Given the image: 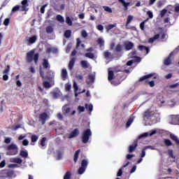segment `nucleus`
<instances>
[{"mask_svg": "<svg viewBox=\"0 0 179 179\" xmlns=\"http://www.w3.org/2000/svg\"><path fill=\"white\" fill-rule=\"evenodd\" d=\"M34 50H31L28 52L26 55V61L28 64H30L34 61L35 65H37V64H38V58H40V55H38V53L34 54Z\"/></svg>", "mask_w": 179, "mask_h": 179, "instance_id": "1", "label": "nucleus"}, {"mask_svg": "<svg viewBox=\"0 0 179 179\" xmlns=\"http://www.w3.org/2000/svg\"><path fill=\"white\" fill-rule=\"evenodd\" d=\"M153 76H155V73H150V74L143 76L139 78L138 82L145 81L144 85H149L150 87H155V81L154 80L149 81V80H148V79H150V78H153Z\"/></svg>", "mask_w": 179, "mask_h": 179, "instance_id": "2", "label": "nucleus"}, {"mask_svg": "<svg viewBox=\"0 0 179 179\" xmlns=\"http://www.w3.org/2000/svg\"><path fill=\"white\" fill-rule=\"evenodd\" d=\"M7 155L10 156H15L19 152V148L15 143H11L6 147Z\"/></svg>", "mask_w": 179, "mask_h": 179, "instance_id": "3", "label": "nucleus"}, {"mask_svg": "<svg viewBox=\"0 0 179 179\" xmlns=\"http://www.w3.org/2000/svg\"><path fill=\"white\" fill-rule=\"evenodd\" d=\"M90 136H92V130H90V129L84 130L82 136L83 143H87V142H89V139H90Z\"/></svg>", "mask_w": 179, "mask_h": 179, "instance_id": "4", "label": "nucleus"}, {"mask_svg": "<svg viewBox=\"0 0 179 179\" xmlns=\"http://www.w3.org/2000/svg\"><path fill=\"white\" fill-rule=\"evenodd\" d=\"M88 164L89 162L87 161V159H83L81 161V166L78 170V173L80 175L83 174V173L86 171Z\"/></svg>", "mask_w": 179, "mask_h": 179, "instance_id": "5", "label": "nucleus"}, {"mask_svg": "<svg viewBox=\"0 0 179 179\" xmlns=\"http://www.w3.org/2000/svg\"><path fill=\"white\" fill-rule=\"evenodd\" d=\"M62 110L64 114L70 115V117L76 114V110H73L71 111V107H69V105H64L62 106Z\"/></svg>", "mask_w": 179, "mask_h": 179, "instance_id": "6", "label": "nucleus"}, {"mask_svg": "<svg viewBox=\"0 0 179 179\" xmlns=\"http://www.w3.org/2000/svg\"><path fill=\"white\" fill-rule=\"evenodd\" d=\"M153 115H155V112L152 109L148 108L143 113V118L144 121H148V120L152 118Z\"/></svg>", "mask_w": 179, "mask_h": 179, "instance_id": "7", "label": "nucleus"}, {"mask_svg": "<svg viewBox=\"0 0 179 179\" xmlns=\"http://www.w3.org/2000/svg\"><path fill=\"white\" fill-rule=\"evenodd\" d=\"M48 120V115L47 114V113L44 112L39 115L38 121L39 122H41L42 125H44V124H45V121H47Z\"/></svg>", "mask_w": 179, "mask_h": 179, "instance_id": "8", "label": "nucleus"}, {"mask_svg": "<svg viewBox=\"0 0 179 179\" xmlns=\"http://www.w3.org/2000/svg\"><path fill=\"white\" fill-rule=\"evenodd\" d=\"M37 41V36L34 35L31 37H29L25 39V43L27 45H31V44H34Z\"/></svg>", "mask_w": 179, "mask_h": 179, "instance_id": "9", "label": "nucleus"}, {"mask_svg": "<svg viewBox=\"0 0 179 179\" xmlns=\"http://www.w3.org/2000/svg\"><path fill=\"white\" fill-rule=\"evenodd\" d=\"M80 134L79 129H74L69 134H68L69 139H72L73 138H76Z\"/></svg>", "mask_w": 179, "mask_h": 179, "instance_id": "10", "label": "nucleus"}, {"mask_svg": "<svg viewBox=\"0 0 179 179\" xmlns=\"http://www.w3.org/2000/svg\"><path fill=\"white\" fill-rule=\"evenodd\" d=\"M136 148H138V141H134L132 145L129 146V149H128L129 153H132V152H135V150H136Z\"/></svg>", "mask_w": 179, "mask_h": 179, "instance_id": "11", "label": "nucleus"}, {"mask_svg": "<svg viewBox=\"0 0 179 179\" xmlns=\"http://www.w3.org/2000/svg\"><path fill=\"white\" fill-rule=\"evenodd\" d=\"M157 132L156 130H151L150 133L145 132L143 133V134L139 136V139H141V138H147V136H152V135H155Z\"/></svg>", "mask_w": 179, "mask_h": 179, "instance_id": "12", "label": "nucleus"}, {"mask_svg": "<svg viewBox=\"0 0 179 179\" xmlns=\"http://www.w3.org/2000/svg\"><path fill=\"white\" fill-rule=\"evenodd\" d=\"M95 79H96V76H94V74H89L88 78L86 80L87 85H91V83H94Z\"/></svg>", "mask_w": 179, "mask_h": 179, "instance_id": "13", "label": "nucleus"}, {"mask_svg": "<svg viewBox=\"0 0 179 179\" xmlns=\"http://www.w3.org/2000/svg\"><path fill=\"white\" fill-rule=\"evenodd\" d=\"M134 47V43L128 41L124 43V48L126 50V51H129L131 50H132Z\"/></svg>", "mask_w": 179, "mask_h": 179, "instance_id": "14", "label": "nucleus"}, {"mask_svg": "<svg viewBox=\"0 0 179 179\" xmlns=\"http://www.w3.org/2000/svg\"><path fill=\"white\" fill-rule=\"evenodd\" d=\"M173 55L174 53L171 52L168 56V57L164 59V65H170L171 64V57H173Z\"/></svg>", "mask_w": 179, "mask_h": 179, "instance_id": "15", "label": "nucleus"}, {"mask_svg": "<svg viewBox=\"0 0 179 179\" xmlns=\"http://www.w3.org/2000/svg\"><path fill=\"white\" fill-rule=\"evenodd\" d=\"M76 62V58L73 57L71 59L68 66L69 71H72V69H73V66H75Z\"/></svg>", "mask_w": 179, "mask_h": 179, "instance_id": "16", "label": "nucleus"}, {"mask_svg": "<svg viewBox=\"0 0 179 179\" xmlns=\"http://www.w3.org/2000/svg\"><path fill=\"white\" fill-rule=\"evenodd\" d=\"M61 76H62V80H66L68 78V71H66V69H63L62 70Z\"/></svg>", "mask_w": 179, "mask_h": 179, "instance_id": "17", "label": "nucleus"}, {"mask_svg": "<svg viewBox=\"0 0 179 179\" xmlns=\"http://www.w3.org/2000/svg\"><path fill=\"white\" fill-rule=\"evenodd\" d=\"M138 48L140 51H145V54L148 55L150 52V49L145 45H138Z\"/></svg>", "mask_w": 179, "mask_h": 179, "instance_id": "18", "label": "nucleus"}, {"mask_svg": "<svg viewBox=\"0 0 179 179\" xmlns=\"http://www.w3.org/2000/svg\"><path fill=\"white\" fill-rule=\"evenodd\" d=\"M42 65L43 66V69H48L51 68V66L50 65V63L48 62V59H43Z\"/></svg>", "mask_w": 179, "mask_h": 179, "instance_id": "19", "label": "nucleus"}, {"mask_svg": "<svg viewBox=\"0 0 179 179\" xmlns=\"http://www.w3.org/2000/svg\"><path fill=\"white\" fill-rule=\"evenodd\" d=\"M159 37H160V34H155L153 37L150 38L148 39V43L152 44V43H155V41H156V40L159 39Z\"/></svg>", "mask_w": 179, "mask_h": 179, "instance_id": "20", "label": "nucleus"}, {"mask_svg": "<svg viewBox=\"0 0 179 179\" xmlns=\"http://www.w3.org/2000/svg\"><path fill=\"white\" fill-rule=\"evenodd\" d=\"M170 138H171V139H172V141H173L176 143V145H177V146H179V139H178V137H177L174 134H170Z\"/></svg>", "mask_w": 179, "mask_h": 179, "instance_id": "21", "label": "nucleus"}, {"mask_svg": "<svg viewBox=\"0 0 179 179\" xmlns=\"http://www.w3.org/2000/svg\"><path fill=\"white\" fill-rule=\"evenodd\" d=\"M80 65L82 66V68H84V69H87V68H89V63L87 62V61L86 60H82L80 62Z\"/></svg>", "mask_w": 179, "mask_h": 179, "instance_id": "22", "label": "nucleus"}, {"mask_svg": "<svg viewBox=\"0 0 179 179\" xmlns=\"http://www.w3.org/2000/svg\"><path fill=\"white\" fill-rule=\"evenodd\" d=\"M79 153H80V150H78L76 151L73 157V162L74 163H76L78 162V159H79Z\"/></svg>", "mask_w": 179, "mask_h": 179, "instance_id": "23", "label": "nucleus"}, {"mask_svg": "<svg viewBox=\"0 0 179 179\" xmlns=\"http://www.w3.org/2000/svg\"><path fill=\"white\" fill-rule=\"evenodd\" d=\"M20 155L22 157H24V159L29 157V152H27V150H21L20 152Z\"/></svg>", "mask_w": 179, "mask_h": 179, "instance_id": "24", "label": "nucleus"}, {"mask_svg": "<svg viewBox=\"0 0 179 179\" xmlns=\"http://www.w3.org/2000/svg\"><path fill=\"white\" fill-rule=\"evenodd\" d=\"M108 79L109 82H111V80H113V79H114V71H108Z\"/></svg>", "mask_w": 179, "mask_h": 179, "instance_id": "25", "label": "nucleus"}, {"mask_svg": "<svg viewBox=\"0 0 179 179\" xmlns=\"http://www.w3.org/2000/svg\"><path fill=\"white\" fill-rule=\"evenodd\" d=\"M71 178H72V172H71L70 171H68L64 174V179H71Z\"/></svg>", "mask_w": 179, "mask_h": 179, "instance_id": "26", "label": "nucleus"}, {"mask_svg": "<svg viewBox=\"0 0 179 179\" xmlns=\"http://www.w3.org/2000/svg\"><path fill=\"white\" fill-rule=\"evenodd\" d=\"M13 163H17V164H22L23 162V160L22 159L15 157L12 159Z\"/></svg>", "mask_w": 179, "mask_h": 179, "instance_id": "27", "label": "nucleus"}, {"mask_svg": "<svg viewBox=\"0 0 179 179\" xmlns=\"http://www.w3.org/2000/svg\"><path fill=\"white\" fill-rule=\"evenodd\" d=\"M71 35L72 31H71V29H67L64 31V37H66V38H69Z\"/></svg>", "mask_w": 179, "mask_h": 179, "instance_id": "28", "label": "nucleus"}, {"mask_svg": "<svg viewBox=\"0 0 179 179\" xmlns=\"http://www.w3.org/2000/svg\"><path fill=\"white\" fill-rule=\"evenodd\" d=\"M164 143L165 146H173V143L171 142V141H170V139L165 138L164 140Z\"/></svg>", "mask_w": 179, "mask_h": 179, "instance_id": "29", "label": "nucleus"}, {"mask_svg": "<svg viewBox=\"0 0 179 179\" xmlns=\"http://www.w3.org/2000/svg\"><path fill=\"white\" fill-rule=\"evenodd\" d=\"M132 20H134V15H128L127 19L126 27L128 26V24H129V23L132 22Z\"/></svg>", "mask_w": 179, "mask_h": 179, "instance_id": "30", "label": "nucleus"}, {"mask_svg": "<svg viewBox=\"0 0 179 179\" xmlns=\"http://www.w3.org/2000/svg\"><path fill=\"white\" fill-rule=\"evenodd\" d=\"M31 141L32 143L37 142V141H38V136L36 134H33L31 136Z\"/></svg>", "mask_w": 179, "mask_h": 179, "instance_id": "31", "label": "nucleus"}, {"mask_svg": "<svg viewBox=\"0 0 179 179\" xmlns=\"http://www.w3.org/2000/svg\"><path fill=\"white\" fill-rule=\"evenodd\" d=\"M85 108H87L88 110V111H90V114H92V111H93V105L92 104H85Z\"/></svg>", "mask_w": 179, "mask_h": 179, "instance_id": "32", "label": "nucleus"}, {"mask_svg": "<svg viewBox=\"0 0 179 179\" xmlns=\"http://www.w3.org/2000/svg\"><path fill=\"white\" fill-rule=\"evenodd\" d=\"M85 57H86L87 58H90V59H94V54L92 52L85 53Z\"/></svg>", "mask_w": 179, "mask_h": 179, "instance_id": "33", "label": "nucleus"}, {"mask_svg": "<svg viewBox=\"0 0 179 179\" xmlns=\"http://www.w3.org/2000/svg\"><path fill=\"white\" fill-rule=\"evenodd\" d=\"M56 19L60 23H64V22H65V20L64 19V17H62V15H57V17H56Z\"/></svg>", "mask_w": 179, "mask_h": 179, "instance_id": "34", "label": "nucleus"}, {"mask_svg": "<svg viewBox=\"0 0 179 179\" xmlns=\"http://www.w3.org/2000/svg\"><path fill=\"white\" fill-rule=\"evenodd\" d=\"M132 122H134V118L130 117L126 123V128H129V127H131V124H132Z\"/></svg>", "mask_w": 179, "mask_h": 179, "instance_id": "35", "label": "nucleus"}, {"mask_svg": "<svg viewBox=\"0 0 179 179\" xmlns=\"http://www.w3.org/2000/svg\"><path fill=\"white\" fill-rule=\"evenodd\" d=\"M97 43L99 44V47H104V40L101 38H99L97 40Z\"/></svg>", "mask_w": 179, "mask_h": 179, "instance_id": "36", "label": "nucleus"}, {"mask_svg": "<svg viewBox=\"0 0 179 179\" xmlns=\"http://www.w3.org/2000/svg\"><path fill=\"white\" fill-rule=\"evenodd\" d=\"M115 51L116 52H121L122 51V45L121 44H117L115 47Z\"/></svg>", "mask_w": 179, "mask_h": 179, "instance_id": "37", "label": "nucleus"}, {"mask_svg": "<svg viewBox=\"0 0 179 179\" xmlns=\"http://www.w3.org/2000/svg\"><path fill=\"white\" fill-rule=\"evenodd\" d=\"M22 9H23V10H24L26 9V7L29 6L27 0H23L22 1Z\"/></svg>", "mask_w": 179, "mask_h": 179, "instance_id": "38", "label": "nucleus"}, {"mask_svg": "<svg viewBox=\"0 0 179 179\" xmlns=\"http://www.w3.org/2000/svg\"><path fill=\"white\" fill-rule=\"evenodd\" d=\"M117 26V24H110L107 26L106 30L107 31H109V30H111L112 29H114Z\"/></svg>", "mask_w": 179, "mask_h": 179, "instance_id": "39", "label": "nucleus"}, {"mask_svg": "<svg viewBox=\"0 0 179 179\" xmlns=\"http://www.w3.org/2000/svg\"><path fill=\"white\" fill-rule=\"evenodd\" d=\"M43 85L45 89H50L51 87V84L48 81L43 82Z\"/></svg>", "mask_w": 179, "mask_h": 179, "instance_id": "40", "label": "nucleus"}, {"mask_svg": "<svg viewBox=\"0 0 179 179\" xmlns=\"http://www.w3.org/2000/svg\"><path fill=\"white\" fill-rule=\"evenodd\" d=\"M52 31H54V29H52V27L48 26L46 27V33H48V34H51Z\"/></svg>", "mask_w": 179, "mask_h": 179, "instance_id": "41", "label": "nucleus"}, {"mask_svg": "<svg viewBox=\"0 0 179 179\" xmlns=\"http://www.w3.org/2000/svg\"><path fill=\"white\" fill-rule=\"evenodd\" d=\"M45 141H47V138L43 137L41 140L40 145L43 148V146H45Z\"/></svg>", "mask_w": 179, "mask_h": 179, "instance_id": "42", "label": "nucleus"}, {"mask_svg": "<svg viewBox=\"0 0 179 179\" xmlns=\"http://www.w3.org/2000/svg\"><path fill=\"white\" fill-rule=\"evenodd\" d=\"M168 155L169 157H171V159H176V156H174V153L173 152V150H168Z\"/></svg>", "mask_w": 179, "mask_h": 179, "instance_id": "43", "label": "nucleus"}, {"mask_svg": "<svg viewBox=\"0 0 179 179\" xmlns=\"http://www.w3.org/2000/svg\"><path fill=\"white\" fill-rule=\"evenodd\" d=\"M66 23L68 26H72V20H71V17H66Z\"/></svg>", "mask_w": 179, "mask_h": 179, "instance_id": "44", "label": "nucleus"}, {"mask_svg": "<svg viewBox=\"0 0 179 179\" xmlns=\"http://www.w3.org/2000/svg\"><path fill=\"white\" fill-rule=\"evenodd\" d=\"M51 94H52L53 99H58V97H59V93H58L57 92H51Z\"/></svg>", "mask_w": 179, "mask_h": 179, "instance_id": "45", "label": "nucleus"}, {"mask_svg": "<svg viewBox=\"0 0 179 179\" xmlns=\"http://www.w3.org/2000/svg\"><path fill=\"white\" fill-rule=\"evenodd\" d=\"M121 3H122L124 8V10H128V6H129V2H125V1H122Z\"/></svg>", "mask_w": 179, "mask_h": 179, "instance_id": "46", "label": "nucleus"}, {"mask_svg": "<svg viewBox=\"0 0 179 179\" xmlns=\"http://www.w3.org/2000/svg\"><path fill=\"white\" fill-rule=\"evenodd\" d=\"M164 3H166V0H159L158 1V8H162Z\"/></svg>", "mask_w": 179, "mask_h": 179, "instance_id": "47", "label": "nucleus"}, {"mask_svg": "<svg viewBox=\"0 0 179 179\" xmlns=\"http://www.w3.org/2000/svg\"><path fill=\"white\" fill-rule=\"evenodd\" d=\"M19 9H20V6H15L12 8V13H15V12H17V10H19Z\"/></svg>", "mask_w": 179, "mask_h": 179, "instance_id": "48", "label": "nucleus"}, {"mask_svg": "<svg viewBox=\"0 0 179 179\" xmlns=\"http://www.w3.org/2000/svg\"><path fill=\"white\" fill-rule=\"evenodd\" d=\"M9 71H10V66L7 65V68L3 71V73L8 75L9 73Z\"/></svg>", "mask_w": 179, "mask_h": 179, "instance_id": "49", "label": "nucleus"}, {"mask_svg": "<svg viewBox=\"0 0 179 179\" xmlns=\"http://www.w3.org/2000/svg\"><path fill=\"white\" fill-rule=\"evenodd\" d=\"M103 8L106 12H108L109 13H113V10L111 9V8L106 6H103Z\"/></svg>", "mask_w": 179, "mask_h": 179, "instance_id": "50", "label": "nucleus"}, {"mask_svg": "<svg viewBox=\"0 0 179 179\" xmlns=\"http://www.w3.org/2000/svg\"><path fill=\"white\" fill-rule=\"evenodd\" d=\"M57 160H61L62 159V152L57 151Z\"/></svg>", "mask_w": 179, "mask_h": 179, "instance_id": "51", "label": "nucleus"}, {"mask_svg": "<svg viewBox=\"0 0 179 179\" xmlns=\"http://www.w3.org/2000/svg\"><path fill=\"white\" fill-rule=\"evenodd\" d=\"M146 149H148V147H145L144 148H143L141 155V157H145V156H146Z\"/></svg>", "mask_w": 179, "mask_h": 179, "instance_id": "52", "label": "nucleus"}, {"mask_svg": "<svg viewBox=\"0 0 179 179\" xmlns=\"http://www.w3.org/2000/svg\"><path fill=\"white\" fill-rule=\"evenodd\" d=\"M10 22V19L9 18H6L3 21V24L4 26H9V23Z\"/></svg>", "mask_w": 179, "mask_h": 179, "instance_id": "53", "label": "nucleus"}, {"mask_svg": "<svg viewBox=\"0 0 179 179\" xmlns=\"http://www.w3.org/2000/svg\"><path fill=\"white\" fill-rule=\"evenodd\" d=\"M5 166H6V161L5 159H3L0 163V169H3V167H5Z\"/></svg>", "mask_w": 179, "mask_h": 179, "instance_id": "54", "label": "nucleus"}, {"mask_svg": "<svg viewBox=\"0 0 179 179\" xmlns=\"http://www.w3.org/2000/svg\"><path fill=\"white\" fill-rule=\"evenodd\" d=\"M168 10L169 13H171V12H174V6H171V5H169L168 6Z\"/></svg>", "mask_w": 179, "mask_h": 179, "instance_id": "55", "label": "nucleus"}, {"mask_svg": "<svg viewBox=\"0 0 179 179\" xmlns=\"http://www.w3.org/2000/svg\"><path fill=\"white\" fill-rule=\"evenodd\" d=\"M78 110L79 111V113H85V108L82 106H78Z\"/></svg>", "mask_w": 179, "mask_h": 179, "instance_id": "56", "label": "nucleus"}, {"mask_svg": "<svg viewBox=\"0 0 179 179\" xmlns=\"http://www.w3.org/2000/svg\"><path fill=\"white\" fill-rule=\"evenodd\" d=\"M39 73L41 78H42V79H44V71H43V69H41V67L39 68Z\"/></svg>", "mask_w": 179, "mask_h": 179, "instance_id": "57", "label": "nucleus"}, {"mask_svg": "<svg viewBox=\"0 0 179 179\" xmlns=\"http://www.w3.org/2000/svg\"><path fill=\"white\" fill-rule=\"evenodd\" d=\"M72 86L70 84H66L65 85V90H66V92H69L71 89Z\"/></svg>", "mask_w": 179, "mask_h": 179, "instance_id": "58", "label": "nucleus"}, {"mask_svg": "<svg viewBox=\"0 0 179 179\" xmlns=\"http://www.w3.org/2000/svg\"><path fill=\"white\" fill-rule=\"evenodd\" d=\"M81 36L83 37V38H86V37H87V32H86L85 30H83L81 32Z\"/></svg>", "mask_w": 179, "mask_h": 179, "instance_id": "59", "label": "nucleus"}, {"mask_svg": "<svg viewBox=\"0 0 179 179\" xmlns=\"http://www.w3.org/2000/svg\"><path fill=\"white\" fill-rule=\"evenodd\" d=\"M166 13H167V10L163 9L162 10H161V12H160L161 17H163V16H164V15H166Z\"/></svg>", "mask_w": 179, "mask_h": 179, "instance_id": "60", "label": "nucleus"}, {"mask_svg": "<svg viewBox=\"0 0 179 179\" xmlns=\"http://www.w3.org/2000/svg\"><path fill=\"white\" fill-rule=\"evenodd\" d=\"M97 30H99V31H103V30H104V27H103V25L101 24H99L96 27Z\"/></svg>", "mask_w": 179, "mask_h": 179, "instance_id": "61", "label": "nucleus"}, {"mask_svg": "<svg viewBox=\"0 0 179 179\" xmlns=\"http://www.w3.org/2000/svg\"><path fill=\"white\" fill-rule=\"evenodd\" d=\"M147 15L150 19H153V13L152 11H148Z\"/></svg>", "mask_w": 179, "mask_h": 179, "instance_id": "62", "label": "nucleus"}, {"mask_svg": "<svg viewBox=\"0 0 179 179\" xmlns=\"http://www.w3.org/2000/svg\"><path fill=\"white\" fill-rule=\"evenodd\" d=\"M57 117L58 120H59V121H62V120H64V116L62 115V113H58Z\"/></svg>", "mask_w": 179, "mask_h": 179, "instance_id": "63", "label": "nucleus"}, {"mask_svg": "<svg viewBox=\"0 0 179 179\" xmlns=\"http://www.w3.org/2000/svg\"><path fill=\"white\" fill-rule=\"evenodd\" d=\"M110 55H111V53L110 52H104L105 58H110Z\"/></svg>", "mask_w": 179, "mask_h": 179, "instance_id": "64", "label": "nucleus"}]
</instances>
